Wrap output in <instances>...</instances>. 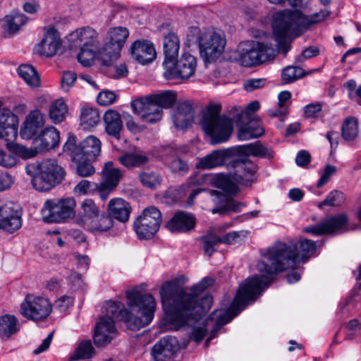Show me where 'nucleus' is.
Returning a JSON list of instances; mask_svg holds the SVG:
<instances>
[{"mask_svg":"<svg viewBox=\"0 0 361 361\" xmlns=\"http://www.w3.org/2000/svg\"><path fill=\"white\" fill-rule=\"evenodd\" d=\"M315 251V242L305 238L289 244L277 242L268 247L257 265L258 271L266 274L247 278L239 286L231 307L226 310H215L209 316V320L215 322L210 338L214 336L219 328L228 323L261 295L271 283L272 274L292 268L297 263L307 261Z\"/></svg>","mask_w":361,"mask_h":361,"instance_id":"f257e3e1","label":"nucleus"},{"mask_svg":"<svg viewBox=\"0 0 361 361\" xmlns=\"http://www.w3.org/2000/svg\"><path fill=\"white\" fill-rule=\"evenodd\" d=\"M185 281V277L180 276L161 286L159 294L163 305H169L162 325L168 330L178 331L194 325L212 307V297L204 294V290L212 285V279H203L191 288L190 293L181 286Z\"/></svg>","mask_w":361,"mask_h":361,"instance_id":"f03ea898","label":"nucleus"},{"mask_svg":"<svg viewBox=\"0 0 361 361\" xmlns=\"http://www.w3.org/2000/svg\"><path fill=\"white\" fill-rule=\"evenodd\" d=\"M128 309L118 302L109 301L104 305L106 316L114 321H123L132 330H138L148 325L154 317L156 302L151 294H143L137 288L126 290Z\"/></svg>","mask_w":361,"mask_h":361,"instance_id":"7ed1b4c3","label":"nucleus"},{"mask_svg":"<svg viewBox=\"0 0 361 361\" xmlns=\"http://www.w3.org/2000/svg\"><path fill=\"white\" fill-rule=\"evenodd\" d=\"M329 12L322 10L310 16H305L298 10L284 9L272 16L271 27L279 49L286 54L290 41L302 35L309 27L324 20Z\"/></svg>","mask_w":361,"mask_h":361,"instance_id":"20e7f679","label":"nucleus"},{"mask_svg":"<svg viewBox=\"0 0 361 361\" xmlns=\"http://www.w3.org/2000/svg\"><path fill=\"white\" fill-rule=\"evenodd\" d=\"M221 109L219 104L208 106L200 121V126L210 137L212 145L227 142L233 132V120L225 114L221 115Z\"/></svg>","mask_w":361,"mask_h":361,"instance_id":"39448f33","label":"nucleus"},{"mask_svg":"<svg viewBox=\"0 0 361 361\" xmlns=\"http://www.w3.org/2000/svg\"><path fill=\"white\" fill-rule=\"evenodd\" d=\"M26 172L33 176L32 184L39 191H47L59 184L66 172L55 159H46L40 163L29 164Z\"/></svg>","mask_w":361,"mask_h":361,"instance_id":"423d86ee","label":"nucleus"},{"mask_svg":"<svg viewBox=\"0 0 361 361\" xmlns=\"http://www.w3.org/2000/svg\"><path fill=\"white\" fill-rule=\"evenodd\" d=\"M82 212L76 218V223L92 233H102L113 226V220L106 214H100L99 207L91 199L81 204Z\"/></svg>","mask_w":361,"mask_h":361,"instance_id":"0eeeda50","label":"nucleus"},{"mask_svg":"<svg viewBox=\"0 0 361 361\" xmlns=\"http://www.w3.org/2000/svg\"><path fill=\"white\" fill-rule=\"evenodd\" d=\"M101 148L102 142L94 135L87 136L77 145L76 137L69 134L63 150L71 157V160H81L82 157L87 160H96L101 153Z\"/></svg>","mask_w":361,"mask_h":361,"instance_id":"6e6552de","label":"nucleus"},{"mask_svg":"<svg viewBox=\"0 0 361 361\" xmlns=\"http://www.w3.org/2000/svg\"><path fill=\"white\" fill-rule=\"evenodd\" d=\"M275 50L271 45L255 41L240 44L238 60L245 67L255 66L273 59Z\"/></svg>","mask_w":361,"mask_h":361,"instance_id":"1a4fd4ad","label":"nucleus"},{"mask_svg":"<svg viewBox=\"0 0 361 361\" xmlns=\"http://www.w3.org/2000/svg\"><path fill=\"white\" fill-rule=\"evenodd\" d=\"M75 201L73 198L47 200L42 209L47 223H60L75 216Z\"/></svg>","mask_w":361,"mask_h":361,"instance_id":"9d476101","label":"nucleus"},{"mask_svg":"<svg viewBox=\"0 0 361 361\" xmlns=\"http://www.w3.org/2000/svg\"><path fill=\"white\" fill-rule=\"evenodd\" d=\"M51 311L52 305L48 298L33 294H27L20 306L21 315L34 322L45 320Z\"/></svg>","mask_w":361,"mask_h":361,"instance_id":"9b49d317","label":"nucleus"},{"mask_svg":"<svg viewBox=\"0 0 361 361\" xmlns=\"http://www.w3.org/2000/svg\"><path fill=\"white\" fill-rule=\"evenodd\" d=\"M226 42L225 35L222 32L212 30L205 32L198 37L201 56L207 62L216 60L224 51Z\"/></svg>","mask_w":361,"mask_h":361,"instance_id":"f8f14e48","label":"nucleus"},{"mask_svg":"<svg viewBox=\"0 0 361 361\" xmlns=\"http://www.w3.org/2000/svg\"><path fill=\"white\" fill-rule=\"evenodd\" d=\"M161 222V214L155 207L143 210L133 224L134 230L140 239L152 238L159 231Z\"/></svg>","mask_w":361,"mask_h":361,"instance_id":"ddd939ff","label":"nucleus"},{"mask_svg":"<svg viewBox=\"0 0 361 361\" xmlns=\"http://www.w3.org/2000/svg\"><path fill=\"white\" fill-rule=\"evenodd\" d=\"M196 67V58L189 53H184L178 60L165 63L164 76L167 80L188 79L194 75Z\"/></svg>","mask_w":361,"mask_h":361,"instance_id":"4468645a","label":"nucleus"},{"mask_svg":"<svg viewBox=\"0 0 361 361\" xmlns=\"http://www.w3.org/2000/svg\"><path fill=\"white\" fill-rule=\"evenodd\" d=\"M348 230V216L341 213L331 216L315 226L305 228V231L315 235H338Z\"/></svg>","mask_w":361,"mask_h":361,"instance_id":"2eb2a0df","label":"nucleus"},{"mask_svg":"<svg viewBox=\"0 0 361 361\" xmlns=\"http://www.w3.org/2000/svg\"><path fill=\"white\" fill-rule=\"evenodd\" d=\"M22 226L21 213L13 202L0 200V230L13 233Z\"/></svg>","mask_w":361,"mask_h":361,"instance_id":"dca6fc26","label":"nucleus"},{"mask_svg":"<svg viewBox=\"0 0 361 361\" xmlns=\"http://www.w3.org/2000/svg\"><path fill=\"white\" fill-rule=\"evenodd\" d=\"M133 111L148 123H155L161 119L163 111L161 108L151 99L149 95L140 97L131 102Z\"/></svg>","mask_w":361,"mask_h":361,"instance_id":"f3484780","label":"nucleus"},{"mask_svg":"<svg viewBox=\"0 0 361 361\" xmlns=\"http://www.w3.org/2000/svg\"><path fill=\"white\" fill-rule=\"evenodd\" d=\"M229 166L235 169L233 179L243 185H249L255 181V175L258 170L256 164L250 159L238 158L231 161Z\"/></svg>","mask_w":361,"mask_h":361,"instance_id":"a211bd4d","label":"nucleus"},{"mask_svg":"<svg viewBox=\"0 0 361 361\" xmlns=\"http://www.w3.org/2000/svg\"><path fill=\"white\" fill-rule=\"evenodd\" d=\"M71 47H101L98 32L90 26L73 31L68 38Z\"/></svg>","mask_w":361,"mask_h":361,"instance_id":"6ab92c4d","label":"nucleus"},{"mask_svg":"<svg viewBox=\"0 0 361 361\" xmlns=\"http://www.w3.org/2000/svg\"><path fill=\"white\" fill-rule=\"evenodd\" d=\"M123 177L121 169L114 168L111 161L105 164L102 170V182L95 185L102 199L105 200L109 192L118 184Z\"/></svg>","mask_w":361,"mask_h":361,"instance_id":"aec40b11","label":"nucleus"},{"mask_svg":"<svg viewBox=\"0 0 361 361\" xmlns=\"http://www.w3.org/2000/svg\"><path fill=\"white\" fill-rule=\"evenodd\" d=\"M109 41L104 45V50L106 51L109 58L116 59L120 56L121 50L129 35V32L124 27H117L109 30Z\"/></svg>","mask_w":361,"mask_h":361,"instance_id":"412c9836","label":"nucleus"},{"mask_svg":"<svg viewBox=\"0 0 361 361\" xmlns=\"http://www.w3.org/2000/svg\"><path fill=\"white\" fill-rule=\"evenodd\" d=\"M116 334V329L113 319L109 317H101L95 326L94 343L97 346H104L111 342Z\"/></svg>","mask_w":361,"mask_h":361,"instance_id":"4be33fe9","label":"nucleus"},{"mask_svg":"<svg viewBox=\"0 0 361 361\" xmlns=\"http://www.w3.org/2000/svg\"><path fill=\"white\" fill-rule=\"evenodd\" d=\"M16 116L0 101V139L11 140L17 136Z\"/></svg>","mask_w":361,"mask_h":361,"instance_id":"5701e85b","label":"nucleus"},{"mask_svg":"<svg viewBox=\"0 0 361 361\" xmlns=\"http://www.w3.org/2000/svg\"><path fill=\"white\" fill-rule=\"evenodd\" d=\"M130 53L133 58L142 65L152 63L157 56L154 44L145 39L135 41L131 46Z\"/></svg>","mask_w":361,"mask_h":361,"instance_id":"b1692460","label":"nucleus"},{"mask_svg":"<svg viewBox=\"0 0 361 361\" xmlns=\"http://www.w3.org/2000/svg\"><path fill=\"white\" fill-rule=\"evenodd\" d=\"M233 155V151L231 148L214 150L210 154L199 159L196 166L202 169H212L224 166Z\"/></svg>","mask_w":361,"mask_h":361,"instance_id":"393cba45","label":"nucleus"},{"mask_svg":"<svg viewBox=\"0 0 361 361\" xmlns=\"http://www.w3.org/2000/svg\"><path fill=\"white\" fill-rule=\"evenodd\" d=\"M178 343L175 337L165 336L154 344L152 349V356L154 361H167L175 353Z\"/></svg>","mask_w":361,"mask_h":361,"instance_id":"a878e982","label":"nucleus"},{"mask_svg":"<svg viewBox=\"0 0 361 361\" xmlns=\"http://www.w3.org/2000/svg\"><path fill=\"white\" fill-rule=\"evenodd\" d=\"M44 125V116L39 110L29 113L20 128L22 138L29 140L35 136Z\"/></svg>","mask_w":361,"mask_h":361,"instance_id":"bb28decb","label":"nucleus"},{"mask_svg":"<svg viewBox=\"0 0 361 361\" xmlns=\"http://www.w3.org/2000/svg\"><path fill=\"white\" fill-rule=\"evenodd\" d=\"M59 132L54 127L45 128L33 140L37 153L55 148L59 145Z\"/></svg>","mask_w":361,"mask_h":361,"instance_id":"cd10ccee","label":"nucleus"},{"mask_svg":"<svg viewBox=\"0 0 361 361\" xmlns=\"http://www.w3.org/2000/svg\"><path fill=\"white\" fill-rule=\"evenodd\" d=\"M195 111L192 104L189 101L178 103L176 111L173 116L175 126L178 129L188 128L194 121Z\"/></svg>","mask_w":361,"mask_h":361,"instance_id":"c85d7f7f","label":"nucleus"},{"mask_svg":"<svg viewBox=\"0 0 361 361\" xmlns=\"http://www.w3.org/2000/svg\"><path fill=\"white\" fill-rule=\"evenodd\" d=\"M80 51L78 54V60L83 66H90L95 59L102 61V65H109L111 61L108 57L107 53L102 47H80Z\"/></svg>","mask_w":361,"mask_h":361,"instance_id":"c756f323","label":"nucleus"},{"mask_svg":"<svg viewBox=\"0 0 361 361\" xmlns=\"http://www.w3.org/2000/svg\"><path fill=\"white\" fill-rule=\"evenodd\" d=\"M195 226V217L193 214L179 212L169 221L166 227L172 232L185 233L191 231Z\"/></svg>","mask_w":361,"mask_h":361,"instance_id":"7c9ffc66","label":"nucleus"},{"mask_svg":"<svg viewBox=\"0 0 361 361\" xmlns=\"http://www.w3.org/2000/svg\"><path fill=\"white\" fill-rule=\"evenodd\" d=\"M41 54L51 57L61 48L62 42L59 32L53 27H49L41 42Z\"/></svg>","mask_w":361,"mask_h":361,"instance_id":"2f4dec72","label":"nucleus"},{"mask_svg":"<svg viewBox=\"0 0 361 361\" xmlns=\"http://www.w3.org/2000/svg\"><path fill=\"white\" fill-rule=\"evenodd\" d=\"M236 124L238 127V140L244 141L262 136L264 130L257 122L243 118L239 120V117H236Z\"/></svg>","mask_w":361,"mask_h":361,"instance_id":"473e14b6","label":"nucleus"},{"mask_svg":"<svg viewBox=\"0 0 361 361\" xmlns=\"http://www.w3.org/2000/svg\"><path fill=\"white\" fill-rule=\"evenodd\" d=\"M235 149L238 153L247 157L253 156L268 159H271L274 157L273 150L271 148L267 147L260 142L238 145L236 147Z\"/></svg>","mask_w":361,"mask_h":361,"instance_id":"72a5a7b5","label":"nucleus"},{"mask_svg":"<svg viewBox=\"0 0 361 361\" xmlns=\"http://www.w3.org/2000/svg\"><path fill=\"white\" fill-rule=\"evenodd\" d=\"M109 216L125 223L128 221L131 213L130 204L121 198H115L110 200L108 204Z\"/></svg>","mask_w":361,"mask_h":361,"instance_id":"f704fd0d","label":"nucleus"},{"mask_svg":"<svg viewBox=\"0 0 361 361\" xmlns=\"http://www.w3.org/2000/svg\"><path fill=\"white\" fill-rule=\"evenodd\" d=\"M103 119L106 133L109 136L119 140L123 129V121L121 115L116 111L110 109L105 112Z\"/></svg>","mask_w":361,"mask_h":361,"instance_id":"c9c22d12","label":"nucleus"},{"mask_svg":"<svg viewBox=\"0 0 361 361\" xmlns=\"http://www.w3.org/2000/svg\"><path fill=\"white\" fill-rule=\"evenodd\" d=\"M209 193L212 197H214L213 200L214 202L223 203L221 206L216 207L212 210L213 214H224L227 211L238 212L243 207H244V204L228 198L226 196L224 195L219 191L211 190L209 191Z\"/></svg>","mask_w":361,"mask_h":361,"instance_id":"e433bc0d","label":"nucleus"},{"mask_svg":"<svg viewBox=\"0 0 361 361\" xmlns=\"http://www.w3.org/2000/svg\"><path fill=\"white\" fill-rule=\"evenodd\" d=\"M163 47L165 56L163 61V66H164L166 62L177 59L180 49V41L178 36L174 33H169L164 39Z\"/></svg>","mask_w":361,"mask_h":361,"instance_id":"4c0bfd02","label":"nucleus"},{"mask_svg":"<svg viewBox=\"0 0 361 361\" xmlns=\"http://www.w3.org/2000/svg\"><path fill=\"white\" fill-rule=\"evenodd\" d=\"M141 184L150 190L159 188L163 181L162 176L157 171L142 170L138 173Z\"/></svg>","mask_w":361,"mask_h":361,"instance_id":"58836bf2","label":"nucleus"},{"mask_svg":"<svg viewBox=\"0 0 361 361\" xmlns=\"http://www.w3.org/2000/svg\"><path fill=\"white\" fill-rule=\"evenodd\" d=\"M118 160L121 164L128 169L141 167L149 161L148 157L145 154L137 152H127L118 157Z\"/></svg>","mask_w":361,"mask_h":361,"instance_id":"ea45409f","label":"nucleus"},{"mask_svg":"<svg viewBox=\"0 0 361 361\" xmlns=\"http://www.w3.org/2000/svg\"><path fill=\"white\" fill-rule=\"evenodd\" d=\"M80 124L85 128L96 126L100 121V115L97 108L84 106L80 109Z\"/></svg>","mask_w":361,"mask_h":361,"instance_id":"a19ab883","label":"nucleus"},{"mask_svg":"<svg viewBox=\"0 0 361 361\" xmlns=\"http://www.w3.org/2000/svg\"><path fill=\"white\" fill-rule=\"evenodd\" d=\"M18 75L31 87H37L40 78L35 68L29 64H22L18 69Z\"/></svg>","mask_w":361,"mask_h":361,"instance_id":"79ce46f5","label":"nucleus"},{"mask_svg":"<svg viewBox=\"0 0 361 361\" xmlns=\"http://www.w3.org/2000/svg\"><path fill=\"white\" fill-rule=\"evenodd\" d=\"M234 181L235 180L233 179V173L231 175L218 173L213 179V183L217 188L230 195H235L238 191V187Z\"/></svg>","mask_w":361,"mask_h":361,"instance_id":"37998d69","label":"nucleus"},{"mask_svg":"<svg viewBox=\"0 0 361 361\" xmlns=\"http://www.w3.org/2000/svg\"><path fill=\"white\" fill-rule=\"evenodd\" d=\"M67 114L68 106L61 99L54 101L49 106V118L56 124L61 123L65 119Z\"/></svg>","mask_w":361,"mask_h":361,"instance_id":"c03bdc74","label":"nucleus"},{"mask_svg":"<svg viewBox=\"0 0 361 361\" xmlns=\"http://www.w3.org/2000/svg\"><path fill=\"white\" fill-rule=\"evenodd\" d=\"M18 319L13 315L6 314L0 317V336L8 338L18 330Z\"/></svg>","mask_w":361,"mask_h":361,"instance_id":"a18cd8bd","label":"nucleus"},{"mask_svg":"<svg viewBox=\"0 0 361 361\" xmlns=\"http://www.w3.org/2000/svg\"><path fill=\"white\" fill-rule=\"evenodd\" d=\"M161 110L171 107L177 100V94L173 90H166L157 94H149Z\"/></svg>","mask_w":361,"mask_h":361,"instance_id":"49530a36","label":"nucleus"},{"mask_svg":"<svg viewBox=\"0 0 361 361\" xmlns=\"http://www.w3.org/2000/svg\"><path fill=\"white\" fill-rule=\"evenodd\" d=\"M6 26L8 32L11 34L16 33L21 26L24 25L27 18L23 13H14L5 17Z\"/></svg>","mask_w":361,"mask_h":361,"instance_id":"de8ad7c7","label":"nucleus"},{"mask_svg":"<svg viewBox=\"0 0 361 361\" xmlns=\"http://www.w3.org/2000/svg\"><path fill=\"white\" fill-rule=\"evenodd\" d=\"M291 93L288 91L281 92L278 95V108L274 111H269L271 117L285 116L288 114Z\"/></svg>","mask_w":361,"mask_h":361,"instance_id":"09e8293b","label":"nucleus"},{"mask_svg":"<svg viewBox=\"0 0 361 361\" xmlns=\"http://www.w3.org/2000/svg\"><path fill=\"white\" fill-rule=\"evenodd\" d=\"M341 135L346 141L355 140L358 135V122L353 117L345 119L342 126Z\"/></svg>","mask_w":361,"mask_h":361,"instance_id":"8fccbe9b","label":"nucleus"},{"mask_svg":"<svg viewBox=\"0 0 361 361\" xmlns=\"http://www.w3.org/2000/svg\"><path fill=\"white\" fill-rule=\"evenodd\" d=\"M202 247L205 255L212 256L216 250V247L221 244L220 237L213 233H209L201 237Z\"/></svg>","mask_w":361,"mask_h":361,"instance_id":"3c124183","label":"nucleus"},{"mask_svg":"<svg viewBox=\"0 0 361 361\" xmlns=\"http://www.w3.org/2000/svg\"><path fill=\"white\" fill-rule=\"evenodd\" d=\"M7 147L11 152L23 159L35 157L38 154L35 147L28 148L17 143L9 142Z\"/></svg>","mask_w":361,"mask_h":361,"instance_id":"603ef678","label":"nucleus"},{"mask_svg":"<svg viewBox=\"0 0 361 361\" xmlns=\"http://www.w3.org/2000/svg\"><path fill=\"white\" fill-rule=\"evenodd\" d=\"M304 75L305 72L303 69L295 66L286 67L283 69L281 73L282 80L286 83L293 82Z\"/></svg>","mask_w":361,"mask_h":361,"instance_id":"864d4df0","label":"nucleus"},{"mask_svg":"<svg viewBox=\"0 0 361 361\" xmlns=\"http://www.w3.org/2000/svg\"><path fill=\"white\" fill-rule=\"evenodd\" d=\"M345 202L344 194L338 190H333L329 193L326 199L318 204L319 208L322 209L324 206L338 207Z\"/></svg>","mask_w":361,"mask_h":361,"instance_id":"5fc2aeb1","label":"nucleus"},{"mask_svg":"<svg viewBox=\"0 0 361 361\" xmlns=\"http://www.w3.org/2000/svg\"><path fill=\"white\" fill-rule=\"evenodd\" d=\"M92 161L87 160L85 157H82L81 160H72L76 164V173L80 177H87L93 175L95 169L91 164Z\"/></svg>","mask_w":361,"mask_h":361,"instance_id":"6e6d98bb","label":"nucleus"},{"mask_svg":"<svg viewBox=\"0 0 361 361\" xmlns=\"http://www.w3.org/2000/svg\"><path fill=\"white\" fill-rule=\"evenodd\" d=\"M168 166L172 173L180 175H184L189 170L187 161L178 157H172L168 162Z\"/></svg>","mask_w":361,"mask_h":361,"instance_id":"4d7b16f0","label":"nucleus"},{"mask_svg":"<svg viewBox=\"0 0 361 361\" xmlns=\"http://www.w3.org/2000/svg\"><path fill=\"white\" fill-rule=\"evenodd\" d=\"M94 354V348L90 341H85L80 343L75 350V359L90 358Z\"/></svg>","mask_w":361,"mask_h":361,"instance_id":"13d9d810","label":"nucleus"},{"mask_svg":"<svg viewBox=\"0 0 361 361\" xmlns=\"http://www.w3.org/2000/svg\"><path fill=\"white\" fill-rule=\"evenodd\" d=\"M114 59H112L109 61V65H105L109 67V74L111 77L115 79H119L121 78H124L128 75V71L125 63H120L113 65L112 61Z\"/></svg>","mask_w":361,"mask_h":361,"instance_id":"bf43d9fd","label":"nucleus"},{"mask_svg":"<svg viewBox=\"0 0 361 361\" xmlns=\"http://www.w3.org/2000/svg\"><path fill=\"white\" fill-rule=\"evenodd\" d=\"M260 107L258 101H253L249 103L245 109H241L237 106L233 108V110L237 111L236 117H239V120L245 118V120L250 119V113L257 111Z\"/></svg>","mask_w":361,"mask_h":361,"instance_id":"052dcab7","label":"nucleus"},{"mask_svg":"<svg viewBox=\"0 0 361 361\" xmlns=\"http://www.w3.org/2000/svg\"><path fill=\"white\" fill-rule=\"evenodd\" d=\"M77 79V75L73 71H66L61 79V87L63 91L68 92L74 85Z\"/></svg>","mask_w":361,"mask_h":361,"instance_id":"680f3d73","label":"nucleus"},{"mask_svg":"<svg viewBox=\"0 0 361 361\" xmlns=\"http://www.w3.org/2000/svg\"><path fill=\"white\" fill-rule=\"evenodd\" d=\"M337 171V168L335 166L327 164L324 166V170L321 173V177L317 182V188H321L325 185Z\"/></svg>","mask_w":361,"mask_h":361,"instance_id":"e2e57ef3","label":"nucleus"},{"mask_svg":"<svg viewBox=\"0 0 361 361\" xmlns=\"http://www.w3.org/2000/svg\"><path fill=\"white\" fill-rule=\"evenodd\" d=\"M97 102L102 106L112 104L116 100V94L109 90L101 92L97 96Z\"/></svg>","mask_w":361,"mask_h":361,"instance_id":"0e129e2a","label":"nucleus"},{"mask_svg":"<svg viewBox=\"0 0 361 361\" xmlns=\"http://www.w3.org/2000/svg\"><path fill=\"white\" fill-rule=\"evenodd\" d=\"M95 185L96 183H91L90 181L87 180H80L74 188V192L78 195H86L89 192H90L91 190L94 188H96Z\"/></svg>","mask_w":361,"mask_h":361,"instance_id":"69168bd1","label":"nucleus"},{"mask_svg":"<svg viewBox=\"0 0 361 361\" xmlns=\"http://www.w3.org/2000/svg\"><path fill=\"white\" fill-rule=\"evenodd\" d=\"M73 298L68 295H63L55 301V307L61 312H65L73 304Z\"/></svg>","mask_w":361,"mask_h":361,"instance_id":"338daca9","label":"nucleus"},{"mask_svg":"<svg viewBox=\"0 0 361 361\" xmlns=\"http://www.w3.org/2000/svg\"><path fill=\"white\" fill-rule=\"evenodd\" d=\"M17 163L16 158L4 149H0V166L6 168H11Z\"/></svg>","mask_w":361,"mask_h":361,"instance_id":"774afa93","label":"nucleus"}]
</instances>
